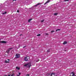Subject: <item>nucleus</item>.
Here are the masks:
<instances>
[{"label":"nucleus","mask_w":76,"mask_h":76,"mask_svg":"<svg viewBox=\"0 0 76 76\" xmlns=\"http://www.w3.org/2000/svg\"><path fill=\"white\" fill-rule=\"evenodd\" d=\"M24 66L25 67H29L30 68L31 67V63H28L27 64L24 65Z\"/></svg>","instance_id":"1"},{"label":"nucleus","mask_w":76,"mask_h":76,"mask_svg":"<svg viewBox=\"0 0 76 76\" xmlns=\"http://www.w3.org/2000/svg\"><path fill=\"white\" fill-rule=\"evenodd\" d=\"M28 59H29V57L28 56H27L25 57L24 60L25 61H28Z\"/></svg>","instance_id":"2"},{"label":"nucleus","mask_w":76,"mask_h":76,"mask_svg":"<svg viewBox=\"0 0 76 76\" xmlns=\"http://www.w3.org/2000/svg\"><path fill=\"white\" fill-rule=\"evenodd\" d=\"M13 49V48H8L7 50L6 51V52L7 54H9V52H10V51L11 50H12Z\"/></svg>","instance_id":"3"},{"label":"nucleus","mask_w":76,"mask_h":76,"mask_svg":"<svg viewBox=\"0 0 76 76\" xmlns=\"http://www.w3.org/2000/svg\"><path fill=\"white\" fill-rule=\"evenodd\" d=\"M20 55L19 54H16L15 55V58H19L20 57Z\"/></svg>","instance_id":"4"},{"label":"nucleus","mask_w":76,"mask_h":76,"mask_svg":"<svg viewBox=\"0 0 76 76\" xmlns=\"http://www.w3.org/2000/svg\"><path fill=\"white\" fill-rule=\"evenodd\" d=\"M72 74V75H71ZM75 76V72H72L70 76Z\"/></svg>","instance_id":"5"},{"label":"nucleus","mask_w":76,"mask_h":76,"mask_svg":"<svg viewBox=\"0 0 76 76\" xmlns=\"http://www.w3.org/2000/svg\"><path fill=\"white\" fill-rule=\"evenodd\" d=\"M7 42L6 41H1V43L2 44H6Z\"/></svg>","instance_id":"6"},{"label":"nucleus","mask_w":76,"mask_h":76,"mask_svg":"<svg viewBox=\"0 0 76 76\" xmlns=\"http://www.w3.org/2000/svg\"><path fill=\"white\" fill-rule=\"evenodd\" d=\"M50 0H48L46 2L45 4H44V5H45L46 4H47V3H48L49 2H50Z\"/></svg>","instance_id":"7"},{"label":"nucleus","mask_w":76,"mask_h":76,"mask_svg":"<svg viewBox=\"0 0 76 76\" xmlns=\"http://www.w3.org/2000/svg\"><path fill=\"white\" fill-rule=\"evenodd\" d=\"M9 61H10V60L9 59H7V60H6L5 61V63H9Z\"/></svg>","instance_id":"8"},{"label":"nucleus","mask_w":76,"mask_h":76,"mask_svg":"<svg viewBox=\"0 0 76 76\" xmlns=\"http://www.w3.org/2000/svg\"><path fill=\"white\" fill-rule=\"evenodd\" d=\"M32 20V18H31L28 20V22H30L31 20Z\"/></svg>","instance_id":"9"},{"label":"nucleus","mask_w":76,"mask_h":76,"mask_svg":"<svg viewBox=\"0 0 76 76\" xmlns=\"http://www.w3.org/2000/svg\"><path fill=\"white\" fill-rule=\"evenodd\" d=\"M16 69L17 70H20V68H19V67H18V66H16Z\"/></svg>","instance_id":"10"},{"label":"nucleus","mask_w":76,"mask_h":76,"mask_svg":"<svg viewBox=\"0 0 76 76\" xmlns=\"http://www.w3.org/2000/svg\"><path fill=\"white\" fill-rule=\"evenodd\" d=\"M67 44V42L65 41L64 42V43H63V44Z\"/></svg>","instance_id":"11"},{"label":"nucleus","mask_w":76,"mask_h":76,"mask_svg":"<svg viewBox=\"0 0 76 76\" xmlns=\"http://www.w3.org/2000/svg\"><path fill=\"white\" fill-rule=\"evenodd\" d=\"M6 13H7V12H4L3 13H2V15H4V14H6Z\"/></svg>","instance_id":"12"},{"label":"nucleus","mask_w":76,"mask_h":76,"mask_svg":"<svg viewBox=\"0 0 76 76\" xmlns=\"http://www.w3.org/2000/svg\"><path fill=\"white\" fill-rule=\"evenodd\" d=\"M18 74H19V75H17V76H20V75L21 73H20V72H19V73H18Z\"/></svg>","instance_id":"13"},{"label":"nucleus","mask_w":76,"mask_h":76,"mask_svg":"<svg viewBox=\"0 0 76 76\" xmlns=\"http://www.w3.org/2000/svg\"><path fill=\"white\" fill-rule=\"evenodd\" d=\"M61 29H57L56 30V31L57 32V31H61Z\"/></svg>","instance_id":"14"},{"label":"nucleus","mask_w":76,"mask_h":76,"mask_svg":"<svg viewBox=\"0 0 76 76\" xmlns=\"http://www.w3.org/2000/svg\"><path fill=\"white\" fill-rule=\"evenodd\" d=\"M58 13H55L54 14V15L55 16H56L57 15Z\"/></svg>","instance_id":"15"},{"label":"nucleus","mask_w":76,"mask_h":76,"mask_svg":"<svg viewBox=\"0 0 76 76\" xmlns=\"http://www.w3.org/2000/svg\"><path fill=\"white\" fill-rule=\"evenodd\" d=\"M37 36H41V34H37Z\"/></svg>","instance_id":"16"},{"label":"nucleus","mask_w":76,"mask_h":76,"mask_svg":"<svg viewBox=\"0 0 76 76\" xmlns=\"http://www.w3.org/2000/svg\"><path fill=\"white\" fill-rule=\"evenodd\" d=\"M39 61V59H38V60H37V61H36V62H38V61Z\"/></svg>","instance_id":"17"},{"label":"nucleus","mask_w":76,"mask_h":76,"mask_svg":"<svg viewBox=\"0 0 76 76\" xmlns=\"http://www.w3.org/2000/svg\"><path fill=\"white\" fill-rule=\"evenodd\" d=\"M52 75H54V76L56 74L55 73H52Z\"/></svg>","instance_id":"18"},{"label":"nucleus","mask_w":76,"mask_h":76,"mask_svg":"<svg viewBox=\"0 0 76 76\" xmlns=\"http://www.w3.org/2000/svg\"><path fill=\"white\" fill-rule=\"evenodd\" d=\"M44 21V20H41V22H43Z\"/></svg>","instance_id":"19"},{"label":"nucleus","mask_w":76,"mask_h":76,"mask_svg":"<svg viewBox=\"0 0 76 76\" xmlns=\"http://www.w3.org/2000/svg\"><path fill=\"white\" fill-rule=\"evenodd\" d=\"M37 4V6L38 5H39L40 4H41V3H38V4Z\"/></svg>","instance_id":"20"},{"label":"nucleus","mask_w":76,"mask_h":76,"mask_svg":"<svg viewBox=\"0 0 76 76\" xmlns=\"http://www.w3.org/2000/svg\"><path fill=\"white\" fill-rule=\"evenodd\" d=\"M54 32V31H51V32L52 33V32Z\"/></svg>","instance_id":"21"},{"label":"nucleus","mask_w":76,"mask_h":76,"mask_svg":"<svg viewBox=\"0 0 76 76\" xmlns=\"http://www.w3.org/2000/svg\"><path fill=\"white\" fill-rule=\"evenodd\" d=\"M65 1H69V0H65Z\"/></svg>","instance_id":"22"},{"label":"nucleus","mask_w":76,"mask_h":76,"mask_svg":"<svg viewBox=\"0 0 76 76\" xmlns=\"http://www.w3.org/2000/svg\"><path fill=\"white\" fill-rule=\"evenodd\" d=\"M26 76H29V74H27L26 75Z\"/></svg>","instance_id":"23"},{"label":"nucleus","mask_w":76,"mask_h":76,"mask_svg":"<svg viewBox=\"0 0 76 76\" xmlns=\"http://www.w3.org/2000/svg\"><path fill=\"white\" fill-rule=\"evenodd\" d=\"M25 47H26V46H23V48H25Z\"/></svg>","instance_id":"24"},{"label":"nucleus","mask_w":76,"mask_h":76,"mask_svg":"<svg viewBox=\"0 0 76 76\" xmlns=\"http://www.w3.org/2000/svg\"><path fill=\"white\" fill-rule=\"evenodd\" d=\"M17 12H18V13H19V10H17Z\"/></svg>","instance_id":"25"},{"label":"nucleus","mask_w":76,"mask_h":76,"mask_svg":"<svg viewBox=\"0 0 76 76\" xmlns=\"http://www.w3.org/2000/svg\"><path fill=\"white\" fill-rule=\"evenodd\" d=\"M46 35H48V33H46Z\"/></svg>","instance_id":"26"},{"label":"nucleus","mask_w":76,"mask_h":76,"mask_svg":"<svg viewBox=\"0 0 76 76\" xmlns=\"http://www.w3.org/2000/svg\"><path fill=\"white\" fill-rule=\"evenodd\" d=\"M38 6L37 4L34 5V6L36 7V6Z\"/></svg>","instance_id":"27"},{"label":"nucleus","mask_w":76,"mask_h":76,"mask_svg":"<svg viewBox=\"0 0 76 76\" xmlns=\"http://www.w3.org/2000/svg\"><path fill=\"white\" fill-rule=\"evenodd\" d=\"M13 1H16V0H13Z\"/></svg>","instance_id":"28"},{"label":"nucleus","mask_w":76,"mask_h":76,"mask_svg":"<svg viewBox=\"0 0 76 76\" xmlns=\"http://www.w3.org/2000/svg\"><path fill=\"white\" fill-rule=\"evenodd\" d=\"M52 75H53V74H52V73L50 75L51 76H53Z\"/></svg>","instance_id":"29"},{"label":"nucleus","mask_w":76,"mask_h":76,"mask_svg":"<svg viewBox=\"0 0 76 76\" xmlns=\"http://www.w3.org/2000/svg\"><path fill=\"white\" fill-rule=\"evenodd\" d=\"M0 43H1V41H0Z\"/></svg>","instance_id":"30"},{"label":"nucleus","mask_w":76,"mask_h":76,"mask_svg":"<svg viewBox=\"0 0 76 76\" xmlns=\"http://www.w3.org/2000/svg\"><path fill=\"white\" fill-rule=\"evenodd\" d=\"M22 34H21L20 35H22Z\"/></svg>","instance_id":"31"},{"label":"nucleus","mask_w":76,"mask_h":76,"mask_svg":"<svg viewBox=\"0 0 76 76\" xmlns=\"http://www.w3.org/2000/svg\"><path fill=\"white\" fill-rule=\"evenodd\" d=\"M1 40V39H0V40Z\"/></svg>","instance_id":"32"}]
</instances>
